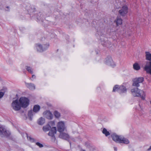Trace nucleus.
Returning a JSON list of instances; mask_svg holds the SVG:
<instances>
[{"label": "nucleus", "instance_id": "nucleus-1", "mask_svg": "<svg viewBox=\"0 0 151 151\" xmlns=\"http://www.w3.org/2000/svg\"><path fill=\"white\" fill-rule=\"evenodd\" d=\"M19 103L17 99L13 101L12 104V106L15 111H18L21 107L26 108L29 104V101L27 98L24 97L20 98L19 100Z\"/></svg>", "mask_w": 151, "mask_h": 151}, {"label": "nucleus", "instance_id": "nucleus-2", "mask_svg": "<svg viewBox=\"0 0 151 151\" xmlns=\"http://www.w3.org/2000/svg\"><path fill=\"white\" fill-rule=\"evenodd\" d=\"M111 137L113 140L116 142L124 143L125 144H128L129 143V142L128 139L124 137H122L115 133L112 134Z\"/></svg>", "mask_w": 151, "mask_h": 151}, {"label": "nucleus", "instance_id": "nucleus-3", "mask_svg": "<svg viewBox=\"0 0 151 151\" xmlns=\"http://www.w3.org/2000/svg\"><path fill=\"white\" fill-rule=\"evenodd\" d=\"M145 53L146 59L149 61L147 62L145 69L148 73L151 75V53L147 51L145 52Z\"/></svg>", "mask_w": 151, "mask_h": 151}, {"label": "nucleus", "instance_id": "nucleus-4", "mask_svg": "<svg viewBox=\"0 0 151 151\" xmlns=\"http://www.w3.org/2000/svg\"><path fill=\"white\" fill-rule=\"evenodd\" d=\"M131 92L132 95L134 96H140L142 100L145 99V93L142 90H141L138 88L132 89Z\"/></svg>", "mask_w": 151, "mask_h": 151}, {"label": "nucleus", "instance_id": "nucleus-5", "mask_svg": "<svg viewBox=\"0 0 151 151\" xmlns=\"http://www.w3.org/2000/svg\"><path fill=\"white\" fill-rule=\"evenodd\" d=\"M113 92L118 91L120 93L126 92L127 91L126 88L124 86L115 85L113 88Z\"/></svg>", "mask_w": 151, "mask_h": 151}, {"label": "nucleus", "instance_id": "nucleus-6", "mask_svg": "<svg viewBox=\"0 0 151 151\" xmlns=\"http://www.w3.org/2000/svg\"><path fill=\"white\" fill-rule=\"evenodd\" d=\"M10 135L9 131L2 126L0 125V136L2 137H8Z\"/></svg>", "mask_w": 151, "mask_h": 151}, {"label": "nucleus", "instance_id": "nucleus-7", "mask_svg": "<svg viewBox=\"0 0 151 151\" xmlns=\"http://www.w3.org/2000/svg\"><path fill=\"white\" fill-rule=\"evenodd\" d=\"M56 127H53L51 128L48 134V135L51 137L52 140L53 141H55L56 139L55 135L56 133Z\"/></svg>", "mask_w": 151, "mask_h": 151}, {"label": "nucleus", "instance_id": "nucleus-8", "mask_svg": "<svg viewBox=\"0 0 151 151\" xmlns=\"http://www.w3.org/2000/svg\"><path fill=\"white\" fill-rule=\"evenodd\" d=\"M128 12V8L127 6H123L121 9L119 11V14L122 17L126 16Z\"/></svg>", "mask_w": 151, "mask_h": 151}, {"label": "nucleus", "instance_id": "nucleus-9", "mask_svg": "<svg viewBox=\"0 0 151 151\" xmlns=\"http://www.w3.org/2000/svg\"><path fill=\"white\" fill-rule=\"evenodd\" d=\"M144 80V78L142 77H139L134 79L132 85L136 87H139L140 85L139 83H142Z\"/></svg>", "mask_w": 151, "mask_h": 151}, {"label": "nucleus", "instance_id": "nucleus-10", "mask_svg": "<svg viewBox=\"0 0 151 151\" xmlns=\"http://www.w3.org/2000/svg\"><path fill=\"white\" fill-rule=\"evenodd\" d=\"M37 46V51L42 52L46 50L49 46L47 44L41 45L39 44H36Z\"/></svg>", "mask_w": 151, "mask_h": 151}, {"label": "nucleus", "instance_id": "nucleus-11", "mask_svg": "<svg viewBox=\"0 0 151 151\" xmlns=\"http://www.w3.org/2000/svg\"><path fill=\"white\" fill-rule=\"evenodd\" d=\"M58 130L60 133L64 131L65 129L64 122H60L58 123L57 125Z\"/></svg>", "mask_w": 151, "mask_h": 151}, {"label": "nucleus", "instance_id": "nucleus-12", "mask_svg": "<svg viewBox=\"0 0 151 151\" xmlns=\"http://www.w3.org/2000/svg\"><path fill=\"white\" fill-rule=\"evenodd\" d=\"M106 60L105 63L106 65L111 66L115 65L111 57H108L106 58Z\"/></svg>", "mask_w": 151, "mask_h": 151}, {"label": "nucleus", "instance_id": "nucleus-13", "mask_svg": "<svg viewBox=\"0 0 151 151\" xmlns=\"http://www.w3.org/2000/svg\"><path fill=\"white\" fill-rule=\"evenodd\" d=\"M45 114V117L49 119H52L53 117L52 114L49 111H46L44 114Z\"/></svg>", "mask_w": 151, "mask_h": 151}, {"label": "nucleus", "instance_id": "nucleus-14", "mask_svg": "<svg viewBox=\"0 0 151 151\" xmlns=\"http://www.w3.org/2000/svg\"><path fill=\"white\" fill-rule=\"evenodd\" d=\"M59 137L60 138L66 140L68 139L69 138V136L68 134L62 132L60 133Z\"/></svg>", "mask_w": 151, "mask_h": 151}, {"label": "nucleus", "instance_id": "nucleus-15", "mask_svg": "<svg viewBox=\"0 0 151 151\" xmlns=\"http://www.w3.org/2000/svg\"><path fill=\"white\" fill-rule=\"evenodd\" d=\"M26 87L31 90H34L35 88V85L32 83H25Z\"/></svg>", "mask_w": 151, "mask_h": 151}, {"label": "nucleus", "instance_id": "nucleus-16", "mask_svg": "<svg viewBox=\"0 0 151 151\" xmlns=\"http://www.w3.org/2000/svg\"><path fill=\"white\" fill-rule=\"evenodd\" d=\"M114 22H116V24L117 26H119V25L122 24V20L121 17H117Z\"/></svg>", "mask_w": 151, "mask_h": 151}, {"label": "nucleus", "instance_id": "nucleus-17", "mask_svg": "<svg viewBox=\"0 0 151 151\" xmlns=\"http://www.w3.org/2000/svg\"><path fill=\"white\" fill-rule=\"evenodd\" d=\"M40 107L38 105H35L34 106L33 111L35 113H37L40 110Z\"/></svg>", "mask_w": 151, "mask_h": 151}, {"label": "nucleus", "instance_id": "nucleus-18", "mask_svg": "<svg viewBox=\"0 0 151 151\" xmlns=\"http://www.w3.org/2000/svg\"><path fill=\"white\" fill-rule=\"evenodd\" d=\"M7 88L6 87H3L1 90L2 91L0 92V98H2L4 95L5 92L7 91Z\"/></svg>", "mask_w": 151, "mask_h": 151}, {"label": "nucleus", "instance_id": "nucleus-19", "mask_svg": "<svg viewBox=\"0 0 151 151\" xmlns=\"http://www.w3.org/2000/svg\"><path fill=\"white\" fill-rule=\"evenodd\" d=\"M33 111L32 110H30L28 111V116L29 119L31 121L32 120V117L33 116Z\"/></svg>", "mask_w": 151, "mask_h": 151}, {"label": "nucleus", "instance_id": "nucleus-20", "mask_svg": "<svg viewBox=\"0 0 151 151\" xmlns=\"http://www.w3.org/2000/svg\"><path fill=\"white\" fill-rule=\"evenodd\" d=\"M45 122V119L42 117L40 118L38 121V123L40 125H43Z\"/></svg>", "mask_w": 151, "mask_h": 151}, {"label": "nucleus", "instance_id": "nucleus-21", "mask_svg": "<svg viewBox=\"0 0 151 151\" xmlns=\"http://www.w3.org/2000/svg\"><path fill=\"white\" fill-rule=\"evenodd\" d=\"M51 128V127L48 124L43 127V129L44 131L46 132L50 130Z\"/></svg>", "mask_w": 151, "mask_h": 151}, {"label": "nucleus", "instance_id": "nucleus-22", "mask_svg": "<svg viewBox=\"0 0 151 151\" xmlns=\"http://www.w3.org/2000/svg\"><path fill=\"white\" fill-rule=\"evenodd\" d=\"M54 115L56 118H59L60 116V113L57 111H55L54 112Z\"/></svg>", "mask_w": 151, "mask_h": 151}, {"label": "nucleus", "instance_id": "nucleus-23", "mask_svg": "<svg viewBox=\"0 0 151 151\" xmlns=\"http://www.w3.org/2000/svg\"><path fill=\"white\" fill-rule=\"evenodd\" d=\"M102 133L105 134L106 136H107L110 134L109 132L105 128L103 129L102 131Z\"/></svg>", "mask_w": 151, "mask_h": 151}, {"label": "nucleus", "instance_id": "nucleus-24", "mask_svg": "<svg viewBox=\"0 0 151 151\" xmlns=\"http://www.w3.org/2000/svg\"><path fill=\"white\" fill-rule=\"evenodd\" d=\"M133 68L136 70H138L140 69V67L138 64L137 63H135L133 65Z\"/></svg>", "mask_w": 151, "mask_h": 151}, {"label": "nucleus", "instance_id": "nucleus-25", "mask_svg": "<svg viewBox=\"0 0 151 151\" xmlns=\"http://www.w3.org/2000/svg\"><path fill=\"white\" fill-rule=\"evenodd\" d=\"M27 136V139L29 140L31 142H35V140L34 139L32 138L30 136H29L27 134H26Z\"/></svg>", "mask_w": 151, "mask_h": 151}, {"label": "nucleus", "instance_id": "nucleus-26", "mask_svg": "<svg viewBox=\"0 0 151 151\" xmlns=\"http://www.w3.org/2000/svg\"><path fill=\"white\" fill-rule=\"evenodd\" d=\"M26 68L27 71L31 74L33 73V72L32 69V68L30 67L26 66Z\"/></svg>", "mask_w": 151, "mask_h": 151}, {"label": "nucleus", "instance_id": "nucleus-27", "mask_svg": "<svg viewBox=\"0 0 151 151\" xmlns=\"http://www.w3.org/2000/svg\"><path fill=\"white\" fill-rule=\"evenodd\" d=\"M38 15H40L39 17H37V19L39 20H41L42 21V19L44 18V17H43V16L42 15H41L40 13H39Z\"/></svg>", "mask_w": 151, "mask_h": 151}, {"label": "nucleus", "instance_id": "nucleus-28", "mask_svg": "<svg viewBox=\"0 0 151 151\" xmlns=\"http://www.w3.org/2000/svg\"><path fill=\"white\" fill-rule=\"evenodd\" d=\"M48 124L50 126H53L55 125V122L54 121H52L49 122L48 123Z\"/></svg>", "mask_w": 151, "mask_h": 151}, {"label": "nucleus", "instance_id": "nucleus-29", "mask_svg": "<svg viewBox=\"0 0 151 151\" xmlns=\"http://www.w3.org/2000/svg\"><path fill=\"white\" fill-rule=\"evenodd\" d=\"M36 144L37 146H39L40 147H43V145L42 144L40 143L39 142H37L36 143Z\"/></svg>", "mask_w": 151, "mask_h": 151}, {"label": "nucleus", "instance_id": "nucleus-30", "mask_svg": "<svg viewBox=\"0 0 151 151\" xmlns=\"http://www.w3.org/2000/svg\"><path fill=\"white\" fill-rule=\"evenodd\" d=\"M32 78L33 79H35L36 76H35V75H33L32 76Z\"/></svg>", "mask_w": 151, "mask_h": 151}, {"label": "nucleus", "instance_id": "nucleus-31", "mask_svg": "<svg viewBox=\"0 0 151 151\" xmlns=\"http://www.w3.org/2000/svg\"><path fill=\"white\" fill-rule=\"evenodd\" d=\"M6 8H7L8 9V10H6V11H9V7L8 6H7Z\"/></svg>", "mask_w": 151, "mask_h": 151}, {"label": "nucleus", "instance_id": "nucleus-32", "mask_svg": "<svg viewBox=\"0 0 151 151\" xmlns=\"http://www.w3.org/2000/svg\"><path fill=\"white\" fill-rule=\"evenodd\" d=\"M114 150L115 151H117V149L116 147H114Z\"/></svg>", "mask_w": 151, "mask_h": 151}, {"label": "nucleus", "instance_id": "nucleus-33", "mask_svg": "<svg viewBox=\"0 0 151 151\" xmlns=\"http://www.w3.org/2000/svg\"><path fill=\"white\" fill-rule=\"evenodd\" d=\"M151 150V146H150V147L148 149V150Z\"/></svg>", "mask_w": 151, "mask_h": 151}, {"label": "nucleus", "instance_id": "nucleus-34", "mask_svg": "<svg viewBox=\"0 0 151 151\" xmlns=\"http://www.w3.org/2000/svg\"><path fill=\"white\" fill-rule=\"evenodd\" d=\"M83 151H86L85 150H83Z\"/></svg>", "mask_w": 151, "mask_h": 151}, {"label": "nucleus", "instance_id": "nucleus-35", "mask_svg": "<svg viewBox=\"0 0 151 151\" xmlns=\"http://www.w3.org/2000/svg\"><path fill=\"white\" fill-rule=\"evenodd\" d=\"M150 104H151V101H150Z\"/></svg>", "mask_w": 151, "mask_h": 151}]
</instances>
